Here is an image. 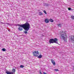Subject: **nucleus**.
I'll use <instances>...</instances> for the list:
<instances>
[{"mask_svg": "<svg viewBox=\"0 0 74 74\" xmlns=\"http://www.w3.org/2000/svg\"><path fill=\"white\" fill-rule=\"evenodd\" d=\"M20 27L19 28V30L20 31H22L23 30V28L25 31H28L30 28V24L26 22L24 24L19 25Z\"/></svg>", "mask_w": 74, "mask_h": 74, "instance_id": "obj_1", "label": "nucleus"}, {"mask_svg": "<svg viewBox=\"0 0 74 74\" xmlns=\"http://www.w3.org/2000/svg\"><path fill=\"white\" fill-rule=\"evenodd\" d=\"M67 34L65 32L61 31V39H63L64 40L65 42H66Z\"/></svg>", "mask_w": 74, "mask_h": 74, "instance_id": "obj_2", "label": "nucleus"}, {"mask_svg": "<svg viewBox=\"0 0 74 74\" xmlns=\"http://www.w3.org/2000/svg\"><path fill=\"white\" fill-rule=\"evenodd\" d=\"M49 42L50 44L51 43H56L58 44V39L56 38H55L53 39H50L49 41Z\"/></svg>", "mask_w": 74, "mask_h": 74, "instance_id": "obj_3", "label": "nucleus"}, {"mask_svg": "<svg viewBox=\"0 0 74 74\" xmlns=\"http://www.w3.org/2000/svg\"><path fill=\"white\" fill-rule=\"evenodd\" d=\"M33 54L34 56L37 57L39 55V52L37 51H34L33 52Z\"/></svg>", "mask_w": 74, "mask_h": 74, "instance_id": "obj_4", "label": "nucleus"}, {"mask_svg": "<svg viewBox=\"0 0 74 74\" xmlns=\"http://www.w3.org/2000/svg\"><path fill=\"white\" fill-rule=\"evenodd\" d=\"M74 36H71L69 37V41L70 42L74 41Z\"/></svg>", "mask_w": 74, "mask_h": 74, "instance_id": "obj_5", "label": "nucleus"}, {"mask_svg": "<svg viewBox=\"0 0 74 74\" xmlns=\"http://www.w3.org/2000/svg\"><path fill=\"white\" fill-rule=\"evenodd\" d=\"M62 25H63L62 23H58L57 24V25L58 27H61L62 26Z\"/></svg>", "mask_w": 74, "mask_h": 74, "instance_id": "obj_6", "label": "nucleus"}, {"mask_svg": "<svg viewBox=\"0 0 74 74\" xmlns=\"http://www.w3.org/2000/svg\"><path fill=\"white\" fill-rule=\"evenodd\" d=\"M51 62L52 63H53V65H54V66H55L56 64L54 60L52 59H51Z\"/></svg>", "mask_w": 74, "mask_h": 74, "instance_id": "obj_7", "label": "nucleus"}, {"mask_svg": "<svg viewBox=\"0 0 74 74\" xmlns=\"http://www.w3.org/2000/svg\"><path fill=\"white\" fill-rule=\"evenodd\" d=\"M45 23H49V19H46L45 20Z\"/></svg>", "mask_w": 74, "mask_h": 74, "instance_id": "obj_8", "label": "nucleus"}, {"mask_svg": "<svg viewBox=\"0 0 74 74\" xmlns=\"http://www.w3.org/2000/svg\"><path fill=\"white\" fill-rule=\"evenodd\" d=\"M15 73V69H14V68H13L12 69V74H13V73Z\"/></svg>", "mask_w": 74, "mask_h": 74, "instance_id": "obj_9", "label": "nucleus"}, {"mask_svg": "<svg viewBox=\"0 0 74 74\" xmlns=\"http://www.w3.org/2000/svg\"><path fill=\"white\" fill-rule=\"evenodd\" d=\"M6 73L7 74H12V73L10 72H8V71H7L6 72Z\"/></svg>", "mask_w": 74, "mask_h": 74, "instance_id": "obj_10", "label": "nucleus"}, {"mask_svg": "<svg viewBox=\"0 0 74 74\" xmlns=\"http://www.w3.org/2000/svg\"><path fill=\"white\" fill-rule=\"evenodd\" d=\"M43 5H46V6H48V5H49V4L45 3L43 4Z\"/></svg>", "mask_w": 74, "mask_h": 74, "instance_id": "obj_11", "label": "nucleus"}, {"mask_svg": "<svg viewBox=\"0 0 74 74\" xmlns=\"http://www.w3.org/2000/svg\"><path fill=\"white\" fill-rule=\"evenodd\" d=\"M42 57V56L41 55H39L38 57V58H39L40 59Z\"/></svg>", "mask_w": 74, "mask_h": 74, "instance_id": "obj_12", "label": "nucleus"}, {"mask_svg": "<svg viewBox=\"0 0 74 74\" xmlns=\"http://www.w3.org/2000/svg\"><path fill=\"white\" fill-rule=\"evenodd\" d=\"M39 15H42L43 14L42 13V12H39Z\"/></svg>", "mask_w": 74, "mask_h": 74, "instance_id": "obj_13", "label": "nucleus"}, {"mask_svg": "<svg viewBox=\"0 0 74 74\" xmlns=\"http://www.w3.org/2000/svg\"><path fill=\"white\" fill-rule=\"evenodd\" d=\"M51 22H53V20H52V19H50L49 20Z\"/></svg>", "mask_w": 74, "mask_h": 74, "instance_id": "obj_14", "label": "nucleus"}, {"mask_svg": "<svg viewBox=\"0 0 74 74\" xmlns=\"http://www.w3.org/2000/svg\"><path fill=\"white\" fill-rule=\"evenodd\" d=\"M20 67L21 68H23L24 66H23V65H21Z\"/></svg>", "mask_w": 74, "mask_h": 74, "instance_id": "obj_15", "label": "nucleus"}, {"mask_svg": "<svg viewBox=\"0 0 74 74\" xmlns=\"http://www.w3.org/2000/svg\"><path fill=\"white\" fill-rule=\"evenodd\" d=\"M2 50L3 51H6V50L4 48V49H2Z\"/></svg>", "mask_w": 74, "mask_h": 74, "instance_id": "obj_16", "label": "nucleus"}, {"mask_svg": "<svg viewBox=\"0 0 74 74\" xmlns=\"http://www.w3.org/2000/svg\"><path fill=\"white\" fill-rule=\"evenodd\" d=\"M43 12H44V13H45V14H47V13L45 10H43Z\"/></svg>", "mask_w": 74, "mask_h": 74, "instance_id": "obj_17", "label": "nucleus"}, {"mask_svg": "<svg viewBox=\"0 0 74 74\" xmlns=\"http://www.w3.org/2000/svg\"><path fill=\"white\" fill-rule=\"evenodd\" d=\"M54 70L56 71H59V70L58 69H55Z\"/></svg>", "mask_w": 74, "mask_h": 74, "instance_id": "obj_18", "label": "nucleus"}, {"mask_svg": "<svg viewBox=\"0 0 74 74\" xmlns=\"http://www.w3.org/2000/svg\"><path fill=\"white\" fill-rule=\"evenodd\" d=\"M24 32L25 34H27V31H24Z\"/></svg>", "mask_w": 74, "mask_h": 74, "instance_id": "obj_19", "label": "nucleus"}, {"mask_svg": "<svg viewBox=\"0 0 74 74\" xmlns=\"http://www.w3.org/2000/svg\"><path fill=\"white\" fill-rule=\"evenodd\" d=\"M71 18L74 19V16H71Z\"/></svg>", "mask_w": 74, "mask_h": 74, "instance_id": "obj_20", "label": "nucleus"}, {"mask_svg": "<svg viewBox=\"0 0 74 74\" xmlns=\"http://www.w3.org/2000/svg\"><path fill=\"white\" fill-rule=\"evenodd\" d=\"M69 10H71V8H68Z\"/></svg>", "mask_w": 74, "mask_h": 74, "instance_id": "obj_21", "label": "nucleus"}, {"mask_svg": "<svg viewBox=\"0 0 74 74\" xmlns=\"http://www.w3.org/2000/svg\"><path fill=\"white\" fill-rule=\"evenodd\" d=\"M43 74H47V73H46L45 72H43Z\"/></svg>", "mask_w": 74, "mask_h": 74, "instance_id": "obj_22", "label": "nucleus"}, {"mask_svg": "<svg viewBox=\"0 0 74 74\" xmlns=\"http://www.w3.org/2000/svg\"><path fill=\"white\" fill-rule=\"evenodd\" d=\"M40 74H42V73L41 72H40Z\"/></svg>", "mask_w": 74, "mask_h": 74, "instance_id": "obj_23", "label": "nucleus"}, {"mask_svg": "<svg viewBox=\"0 0 74 74\" xmlns=\"http://www.w3.org/2000/svg\"><path fill=\"white\" fill-rule=\"evenodd\" d=\"M1 23H3V24L4 23H2V22H1Z\"/></svg>", "mask_w": 74, "mask_h": 74, "instance_id": "obj_24", "label": "nucleus"}]
</instances>
